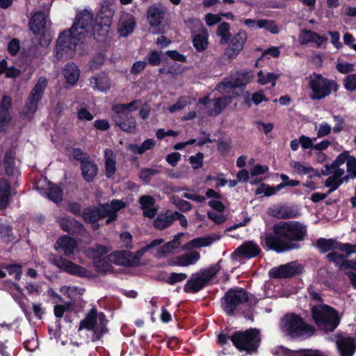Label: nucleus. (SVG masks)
<instances>
[{
	"instance_id": "nucleus-7",
	"label": "nucleus",
	"mask_w": 356,
	"mask_h": 356,
	"mask_svg": "<svg viewBox=\"0 0 356 356\" xmlns=\"http://www.w3.org/2000/svg\"><path fill=\"white\" fill-rule=\"evenodd\" d=\"M220 262V261L207 268L200 269V271L193 273L184 285V292L196 293L204 289L221 269Z\"/></svg>"
},
{
	"instance_id": "nucleus-25",
	"label": "nucleus",
	"mask_w": 356,
	"mask_h": 356,
	"mask_svg": "<svg viewBox=\"0 0 356 356\" xmlns=\"http://www.w3.org/2000/svg\"><path fill=\"white\" fill-rule=\"evenodd\" d=\"M165 12L155 6H150L147 11V17L151 26H159L164 19Z\"/></svg>"
},
{
	"instance_id": "nucleus-29",
	"label": "nucleus",
	"mask_w": 356,
	"mask_h": 356,
	"mask_svg": "<svg viewBox=\"0 0 356 356\" xmlns=\"http://www.w3.org/2000/svg\"><path fill=\"white\" fill-rule=\"evenodd\" d=\"M108 252V249L106 245L95 244L92 247L88 248L85 253L86 257L91 259L93 262L104 259Z\"/></svg>"
},
{
	"instance_id": "nucleus-19",
	"label": "nucleus",
	"mask_w": 356,
	"mask_h": 356,
	"mask_svg": "<svg viewBox=\"0 0 356 356\" xmlns=\"http://www.w3.org/2000/svg\"><path fill=\"white\" fill-rule=\"evenodd\" d=\"M238 95H239L238 92L232 91V95H226L220 97L218 98H215L213 99V108H207V114L209 116L213 117L219 115L222 112V111L232 103L233 99Z\"/></svg>"
},
{
	"instance_id": "nucleus-41",
	"label": "nucleus",
	"mask_w": 356,
	"mask_h": 356,
	"mask_svg": "<svg viewBox=\"0 0 356 356\" xmlns=\"http://www.w3.org/2000/svg\"><path fill=\"white\" fill-rule=\"evenodd\" d=\"M46 194L48 198L56 204L60 203L63 200L62 190L58 186L51 183H49L48 192Z\"/></svg>"
},
{
	"instance_id": "nucleus-1",
	"label": "nucleus",
	"mask_w": 356,
	"mask_h": 356,
	"mask_svg": "<svg viewBox=\"0 0 356 356\" xmlns=\"http://www.w3.org/2000/svg\"><path fill=\"white\" fill-rule=\"evenodd\" d=\"M307 236V227L300 221H280L272 227V232L260 238L263 248L282 253L300 249V243Z\"/></svg>"
},
{
	"instance_id": "nucleus-16",
	"label": "nucleus",
	"mask_w": 356,
	"mask_h": 356,
	"mask_svg": "<svg viewBox=\"0 0 356 356\" xmlns=\"http://www.w3.org/2000/svg\"><path fill=\"white\" fill-rule=\"evenodd\" d=\"M249 81V76L247 72H237L236 75L232 78V80L219 83L217 88L218 90H222L225 92L229 93V90H234L236 88L244 90L245 86Z\"/></svg>"
},
{
	"instance_id": "nucleus-57",
	"label": "nucleus",
	"mask_w": 356,
	"mask_h": 356,
	"mask_svg": "<svg viewBox=\"0 0 356 356\" xmlns=\"http://www.w3.org/2000/svg\"><path fill=\"white\" fill-rule=\"evenodd\" d=\"M72 156L75 160L80 162V165L91 159L87 153L84 152L80 148L73 149Z\"/></svg>"
},
{
	"instance_id": "nucleus-23",
	"label": "nucleus",
	"mask_w": 356,
	"mask_h": 356,
	"mask_svg": "<svg viewBox=\"0 0 356 356\" xmlns=\"http://www.w3.org/2000/svg\"><path fill=\"white\" fill-rule=\"evenodd\" d=\"M80 168L83 180L87 183L93 182L99 171L97 164L90 159L82 163L80 165Z\"/></svg>"
},
{
	"instance_id": "nucleus-20",
	"label": "nucleus",
	"mask_w": 356,
	"mask_h": 356,
	"mask_svg": "<svg viewBox=\"0 0 356 356\" xmlns=\"http://www.w3.org/2000/svg\"><path fill=\"white\" fill-rule=\"evenodd\" d=\"M125 207V203L121 200H113L111 203H103L102 208L107 213L104 225H109L118 219V212Z\"/></svg>"
},
{
	"instance_id": "nucleus-31",
	"label": "nucleus",
	"mask_w": 356,
	"mask_h": 356,
	"mask_svg": "<svg viewBox=\"0 0 356 356\" xmlns=\"http://www.w3.org/2000/svg\"><path fill=\"white\" fill-rule=\"evenodd\" d=\"M192 37L193 47L198 52H202L207 49L209 34L207 30L204 29L202 33L193 35Z\"/></svg>"
},
{
	"instance_id": "nucleus-30",
	"label": "nucleus",
	"mask_w": 356,
	"mask_h": 356,
	"mask_svg": "<svg viewBox=\"0 0 356 356\" xmlns=\"http://www.w3.org/2000/svg\"><path fill=\"white\" fill-rule=\"evenodd\" d=\"M10 106L11 99L8 96H4L1 100L0 108V131H3L10 121L8 111L10 108Z\"/></svg>"
},
{
	"instance_id": "nucleus-53",
	"label": "nucleus",
	"mask_w": 356,
	"mask_h": 356,
	"mask_svg": "<svg viewBox=\"0 0 356 356\" xmlns=\"http://www.w3.org/2000/svg\"><path fill=\"white\" fill-rule=\"evenodd\" d=\"M301 350L293 351L283 346L277 347L273 352L275 356H300Z\"/></svg>"
},
{
	"instance_id": "nucleus-2",
	"label": "nucleus",
	"mask_w": 356,
	"mask_h": 356,
	"mask_svg": "<svg viewBox=\"0 0 356 356\" xmlns=\"http://www.w3.org/2000/svg\"><path fill=\"white\" fill-rule=\"evenodd\" d=\"M93 17L92 12L88 10L77 13L75 22L68 29V51H75L77 46L83 44L91 29L102 26V24H92Z\"/></svg>"
},
{
	"instance_id": "nucleus-24",
	"label": "nucleus",
	"mask_w": 356,
	"mask_h": 356,
	"mask_svg": "<svg viewBox=\"0 0 356 356\" xmlns=\"http://www.w3.org/2000/svg\"><path fill=\"white\" fill-rule=\"evenodd\" d=\"M175 221L173 211L168 209L165 212L159 213L153 222L156 229L163 230L169 227Z\"/></svg>"
},
{
	"instance_id": "nucleus-28",
	"label": "nucleus",
	"mask_w": 356,
	"mask_h": 356,
	"mask_svg": "<svg viewBox=\"0 0 356 356\" xmlns=\"http://www.w3.org/2000/svg\"><path fill=\"white\" fill-rule=\"evenodd\" d=\"M274 216L280 219H290L299 216V210L295 206L282 205L275 210Z\"/></svg>"
},
{
	"instance_id": "nucleus-11",
	"label": "nucleus",
	"mask_w": 356,
	"mask_h": 356,
	"mask_svg": "<svg viewBox=\"0 0 356 356\" xmlns=\"http://www.w3.org/2000/svg\"><path fill=\"white\" fill-rule=\"evenodd\" d=\"M47 86V79L42 76L39 78L34 88L31 91L22 111V114L24 118H30L34 115L38 108V104L42 99Z\"/></svg>"
},
{
	"instance_id": "nucleus-27",
	"label": "nucleus",
	"mask_w": 356,
	"mask_h": 356,
	"mask_svg": "<svg viewBox=\"0 0 356 356\" xmlns=\"http://www.w3.org/2000/svg\"><path fill=\"white\" fill-rule=\"evenodd\" d=\"M132 252L128 250H120L113 254V261L117 265L124 267H135L131 258Z\"/></svg>"
},
{
	"instance_id": "nucleus-32",
	"label": "nucleus",
	"mask_w": 356,
	"mask_h": 356,
	"mask_svg": "<svg viewBox=\"0 0 356 356\" xmlns=\"http://www.w3.org/2000/svg\"><path fill=\"white\" fill-rule=\"evenodd\" d=\"M200 258V254L196 251L184 253L177 259V265L179 266H188L195 264Z\"/></svg>"
},
{
	"instance_id": "nucleus-36",
	"label": "nucleus",
	"mask_w": 356,
	"mask_h": 356,
	"mask_svg": "<svg viewBox=\"0 0 356 356\" xmlns=\"http://www.w3.org/2000/svg\"><path fill=\"white\" fill-rule=\"evenodd\" d=\"M86 233L87 230L81 222L68 219V235L84 236Z\"/></svg>"
},
{
	"instance_id": "nucleus-51",
	"label": "nucleus",
	"mask_w": 356,
	"mask_h": 356,
	"mask_svg": "<svg viewBox=\"0 0 356 356\" xmlns=\"http://www.w3.org/2000/svg\"><path fill=\"white\" fill-rule=\"evenodd\" d=\"M348 151H344L342 153L339 154L336 159L332 163V168L337 169L339 166L343 165L345 162H348L349 159L352 157Z\"/></svg>"
},
{
	"instance_id": "nucleus-14",
	"label": "nucleus",
	"mask_w": 356,
	"mask_h": 356,
	"mask_svg": "<svg viewBox=\"0 0 356 356\" xmlns=\"http://www.w3.org/2000/svg\"><path fill=\"white\" fill-rule=\"evenodd\" d=\"M248 39L247 32L240 29L236 33L229 38L227 47L224 54L229 60L235 59L243 51Z\"/></svg>"
},
{
	"instance_id": "nucleus-46",
	"label": "nucleus",
	"mask_w": 356,
	"mask_h": 356,
	"mask_svg": "<svg viewBox=\"0 0 356 356\" xmlns=\"http://www.w3.org/2000/svg\"><path fill=\"white\" fill-rule=\"evenodd\" d=\"M163 53L160 51L151 50L148 52L145 59L151 66H158L162 60Z\"/></svg>"
},
{
	"instance_id": "nucleus-37",
	"label": "nucleus",
	"mask_w": 356,
	"mask_h": 356,
	"mask_svg": "<svg viewBox=\"0 0 356 356\" xmlns=\"http://www.w3.org/2000/svg\"><path fill=\"white\" fill-rule=\"evenodd\" d=\"M216 34L220 37V42L221 44L228 43L229 38L232 36L229 24L225 22L220 23L217 28Z\"/></svg>"
},
{
	"instance_id": "nucleus-47",
	"label": "nucleus",
	"mask_w": 356,
	"mask_h": 356,
	"mask_svg": "<svg viewBox=\"0 0 356 356\" xmlns=\"http://www.w3.org/2000/svg\"><path fill=\"white\" fill-rule=\"evenodd\" d=\"M259 28L265 29L273 34L279 33V29L275 21L261 19H259Z\"/></svg>"
},
{
	"instance_id": "nucleus-15",
	"label": "nucleus",
	"mask_w": 356,
	"mask_h": 356,
	"mask_svg": "<svg viewBox=\"0 0 356 356\" xmlns=\"http://www.w3.org/2000/svg\"><path fill=\"white\" fill-rule=\"evenodd\" d=\"M303 267L296 261L274 267L269 271V277L275 279H287L299 275L302 273Z\"/></svg>"
},
{
	"instance_id": "nucleus-38",
	"label": "nucleus",
	"mask_w": 356,
	"mask_h": 356,
	"mask_svg": "<svg viewBox=\"0 0 356 356\" xmlns=\"http://www.w3.org/2000/svg\"><path fill=\"white\" fill-rule=\"evenodd\" d=\"M68 274L81 277H90L91 272L83 266L68 261Z\"/></svg>"
},
{
	"instance_id": "nucleus-59",
	"label": "nucleus",
	"mask_w": 356,
	"mask_h": 356,
	"mask_svg": "<svg viewBox=\"0 0 356 356\" xmlns=\"http://www.w3.org/2000/svg\"><path fill=\"white\" fill-rule=\"evenodd\" d=\"M187 278V275L182 273H172L167 280V283L174 285L177 282H182Z\"/></svg>"
},
{
	"instance_id": "nucleus-6",
	"label": "nucleus",
	"mask_w": 356,
	"mask_h": 356,
	"mask_svg": "<svg viewBox=\"0 0 356 356\" xmlns=\"http://www.w3.org/2000/svg\"><path fill=\"white\" fill-rule=\"evenodd\" d=\"M107 323L108 320L104 313L97 312L95 308H92L81 321L79 330L92 331L91 340L94 342L100 340L108 332Z\"/></svg>"
},
{
	"instance_id": "nucleus-55",
	"label": "nucleus",
	"mask_w": 356,
	"mask_h": 356,
	"mask_svg": "<svg viewBox=\"0 0 356 356\" xmlns=\"http://www.w3.org/2000/svg\"><path fill=\"white\" fill-rule=\"evenodd\" d=\"M204 154L197 152L193 156H190L189 162L195 170L200 169L203 165Z\"/></svg>"
},
{
	"instance_id": "nucleus-49",
	"label": "nucleus",
	"mask_w": 356,
	"mask_h": 356,
	"mask_svg": "<svg viewBox=\"0 0 356 356\" xmlns=\"http://www.w3.org/2000/svg\"><path fill=\"white\" fill-rule=\"evenodd\" d=\"M343 86L348 92L356 91V74H348L343 79Z\"/></svg>"
},
{
	"instance_id": "nucleus-18",
	"label": "nucleus",
	"mask_w": 356,
	"mask_h": 356,
	"mask_svg": "<svg viewBox=\"0 0 356 356\" xmlns=\"http://www.w3.org/2000/svg\"><path fill=\"white\" fill-rule=\"evenodd\" d=\"M107 213L102 208V204H99L97 207L88 206L83 209L81 218L86 223L97 222L100 220L107 218Z\"/></svg>"
},
{
	"instance_id": "nucleus-35",
	"label": "nucleus",
	"mask_w": 356,
	"mask_h": 356,
	"mask_svg": "<svg viewBox=\"0 0 356 356\" xmlns=\"http://www.w3.org/2000/svg\"><path fill=\"white\" fill-rule=\"evenodd\" d=\"M156 145V141L154 138H149L144 140L140 145L137 144H131L129 149L134 154H143L145 151L153 149Z\"/></svg>"
},
{
	"instance_id": "nucleus-44",
	"label": "nucleus",
	"mask_w": 356,
	"mask_h": 356,
	"mask_svg": "<svg viewBox=\"0 0 356 356\" xmlns=\"http://www.w3.org/2000/svg\"><path fill=\"white\" fill-rule=\"evenodd\" d=\"M258 83L261 85H266L271 83L273 86L276 84V80L278 79V76L273 72H268L264 74L262 71H259L257 73Z\"/></svg>"
},
{
	"instance_id": "nucleus-56",
	"label": "nucleus",
	"mask_w": 356,
	"mask_h": 356,
	"mask_svg": "<svg viewBox=\"0 0 356 356\" xmlns=\"http://www.w3.org/2000/svg\"><path fill=\"white\" fill-rule=\"evenodd\" d=\"M262 193H264L266 197H270L276 193L274 186H270L267 184H261V186L257 188L255 194L261 195Z\"/></svg>"
},
{
	"instance_id": "nucleus-50",
	"label": "nucleus",
	"mask_w": 356,
	"mask_h": 356,
	"mask_svg": "<svg viewBox=\"0 0 356 356\" xmlns=\"http://www.w3.org/2000/svg\"><path fill=\"white\" fill-rule=\"evenodd\" d=\"M343 184V179H337L336 177H329L325 182V186L330 188L327 194L337 190Z\"/></svg>"
},
{
	"instance_id": "nucleus-39",
	"label": "nucleus",
	"mask_w": 356,
	"mask_h": 356,
	"mask_svg": "<svg viewBox=\"0 0 356 356\" xmlns=\"http://www.w3.org/2000/svg\"><path fill=\"white\" fill-rule=\"evenodd\" d=\"M90 83L95 89H97L100 91H106L110 88V82L106 76H92L90 79Z\"/></svg>"
},
{
	"instance_id": "nucleus-40",
	"label": "nucleus",
	"mask_w": 356,
	"mask_h": 356,
	"mask_svg": "<svg viewBox=\"0 0 356 356\" xmlns=\"http://www.w3.org/2000/svg\"><path fill=\"white\" fill-rule=\"evenodd\" d=\"M136 26V22L134 17L123 20L119 26L118 31L121 36L126 37L131 33Z\"/></svg>"
},
{
	"instance_id": "nucleus-9",
	"label": "nucleus",
	"mask_w": 356,
	"mask_h": 356,
	"mask_svg": "<svg viewBox=\"0 0 356 356\" xmlns=\"http://www.w3.org/2000/svg\"><path fill=\"white\" fill-rule=\"evenodd\" d=\"M248 291L241 287L229 289L220 299V305L223 312L232 316L236 314L238 307L248 301Z\"/></svg>"
},
{
	"instance_id": "nucleus-13",
	"label": "nucleus",
	"mask_w": 356,
	"mask_h": 356,
	"mask_svg": "<svg viewBox=\"0 0 356 356\" xmlns=\"http://www.w3.org/2000/svg\"><path fill=\"white\" fill-rule=\"evenodd\" d=\"M316 247L319 250L321 253H326L333 250H339L346 253V256L356 253V243H343L334 238H320L316 242Z\"/></svg>"
},
{
	"instance_id": "nucleus-5",
	"label": "nucleus",
	"mask_w": 356,
	"mask_h": 356,
	"mask_svg": "<svg viewBox=\"0 0 356 356\" xmlns=\"http://www.w3.org/2000/svg\"><path fill=\"white\" fill-rule=\"evenodd\" d=\"M230 340L238 351L248 354L257 353L261 341L260 331L255 327L236 331L230 336Z\"/></svg>"
},
{
	"instance_id": "nucleus-48",
	"label": "nucleus",
	"mask_w": 356,
	"mask_h": 356,
	"mask_svg": "<svg viewBox=\"0 0 356 356\" xmlns=\"http://www.w3.org/2000/svg\"><path fill=\"white\" fill-rule=\"evenodd\" d=\"M314 38H318V33L312 30L304 29L300 35V44H307L309 42H312V41H314Z\"/></svg>"
},
{
	"instance_id": "nucleus-62",
	"label": "nucleus",
	"mask_w": 356,
	"mask_h": 356,
	"mask_svg": "<svg viewBox=\"0 0 356 356\" xmlns=\"http://www.w3.org/2000/svg\"><path fill=\"white\" fill-rule=\"evenodd\" d=\"M138 202L140 204L142 209L153 207L155 204L154 198L148 195H142Z\"/></svg>"
},
{
	"instance_id": "nucleus-42",
	"label": "nucleus",
	"mask_w": 356,
	"mask_h": 356,
	"mask_svg": "<svg viewBox=\"0 0 356 356\" xmlns=\"http://www.w3.org/2000/svg\"><path fill=\"white\" fill-rule=\"evenodd\" d=\"M80 71L79 67L73 63H68V86H75L79 79Z\"/></svg>"
},
{
	"instance_id": "nucleus-34",
	"label": "nucleus",
	"mask_w": 356,
	"mask_h": 356,
	"mask_svg": "<svg viewBox=\"0 0 356 356\" xmlns=\"http://www.w3.org/2000/svg\"><path fill=\"white\" fill-rule=\"evenodd\" d=\"M67 53V35L63 31L58 36L55 49V56L60 60Z\"/></svg>"
},
{
	"instance_id": "nucleus-21",
	"label": "nucleus",
	"mask_w": 356,
	"mask_h": 356,
	"mask_svg": "<svg viewBox=\"0 0 356 356\" xmlns=\"http://www.w3.org/2000/svg\"><path fill=\"white\" fill-rule=\"evenodd\" d=\"M54 248L60 254L59 259H54V264L63 270H67V236L59 238L54 245Z\"/></svg>"
},
{
	"instance_id": "nucleus-4",
	"label": "nucleus",
	"mask_w": 356,
	"mask_h": 356,
	"mask_svg": "<svg viewBox=\"0 0 356 356\" xmlns=\"http://www.w3.org/2000/svg\"><path fill=\"white\" fill-rule=\"evenodd\" d=\"M312 316L317 327L326 333L333 332L340 323L337 310L327 305L314 306Z\"/></svg>"
},
{
	"instance_id": "nucleus-43",
	"label": "nucleus",
	"mask_w": 356,
	"mask_h": 356,
	"mask_svg": "<svg viewBox=\"0 0 356 356\" xmlns=\"http://www.w3.org/2000/svg\"><path fill=\"white\" fill-rule=\"evenodd\" d=\"M348 257V256H346V253H345V254H343L339 253L335 250H333L330 252H328L326 254L325 258L327 261L334 264L335 266H338L339 268L341 270L342 267V264L344 261L345 258Z\"/></svg>"
},
{
	"instance_id": "nucleus-3",
	"label": "nucleus",
	"mask_w": 356,
	"mask_h": 356,
	"mask_svg": "<svg viewBox=\"0 0 356 356\" xmlns=\"http://www.w3.org/2000/svg\"><path fill=\"white\" fill-rule=\"evenodd\" d=\"M280 329L291 339H303L311 337L316 332L314 325H309L299 315L286 314L282 320Z\"/></svg>"
},
{
	"instance_id": "nucleus-26",
	"label": "nucleus",
	"mask_w": 356,
	"mask_h": 356,
	"mask_svg": "<svg viewBox=\"0 0 356 356\" xmlns=\"http://www.w3.org/2000/svg\"><path fill=\"white\" fill-rule=\"evenodd\" d=\"M105 158V175L108 179H111L116 172L115 155L109 149L104 150Z\"/></svg>"
},
{
	"instance_id": "nucleus-45",
	"label": "nucleus",
	"mask_w": 356,
	"mask_h": 356,
	"mask_svg": "<svg viewBox=\"0 0 356 356\" xmlns=\"http://www.w3.org/2000/svg\"><path fill=\"white\" fill-rule=\"evenodd\" d=\"M92 264H93V266H94L95 270L98 273H101V274H104V275L108 272H111L113 268L112 265L106 260L105 257L100 260H97L96 261H93Z\"/></svg>"
},
{
	"instance_id": "nucleus-54",
	"label": "nucleus",
	"mask_w": 356,
	"mask_h": 356,
	"mask_svg": "<svg viewBox=\"0 0 356 356\" xmlns=\"http://www.w3.org/2000/svg\"><path fill=\"white\" fill-rule=\"evenodd\" d=\"M176 249V246L171 241H168L159 248L157 254L159 257H165Z\"/></svg>"
},
{
	"instance_id": "nucleus-10",
	"label": "nucleus",
	"mask_w": 356,
	"mask_h": 356,
	"mask_svg": "<svg viewBox=\"0 0 356 356\" xmlns=\"http://www.w3.org/2000/svg\"><path fill=\"white\" fill-rule=\"evenodd\" d=\"M47 15L42 11L33 13L29 20V28L35 35L38 36L41 46L46 47L50 44L51 36L47 29Z\"/></svg>"
},
{
	"instance_id": "nucleus-33",
	"label": "nucleus",
	"mask_w": 356,
	"mask_h": 356,
	"mask_svg": "<svg viewBox=\"0 0 356 356\" xmlns=\"http://www.w3.org/2000/svg\"><path fill=\"white\" fill-rule=\"evenodd\" d=\"M10 187L5 179H0V209L7 207L10 201Z\"/></svg>"
},
{
	"instance_id": "nucleus-52",
	"label": "nucleus",
	"mask_w": 356,
	"mask_h": 356,
	"mask_svg": "<svg viewBox=\"0 0 356 356\" xmlns=\"http://www.w3.org/2000/svg\"><path fill=\"white\" fill-rule=\"evenodd\" d=\"M291 167L300 175H307L314 171V168L313 167L305 166L299 161H293L291 164Z\"/></svg>"
},
{
	"instance_id": "nucleus-58",
	"label": "nucleus",
	"mask_w": 356,
	"mask_h": 356,
	"mask_svg": "<svg viewBox=\"0 0 356 356\" xmlns=\"http://www.w3.org/2000/svg\"><path fill=\"white\" fill-rule=\"evenodd\" d=\"M158 169L145 168L141 170L140 177L145 181H149L152 176L159 174Z\"/></svg>"
},
{
	"instance_id": "nucleus-12",
	"label": "nucleus",
	"mask_w": 356,
	"mask_h": 356,
	"mask_svg": "<svg viewBox=\"0 0 356 356\" xmlns=\"http://www.w3.org/2000/svg\"><path fill=\"white\" fill-rule=\"evenodd\" d=\"M111 118L115 125L119 127L124 132L131 133L136 128V121L134 117L120 108L117 104L111 106Z\"/></svg>"
},
{
	"instance_id": "nucleus-8",
	"label": "nucleus",
	"mask_w": 356,
	"mask_h": 356,
	"mask_svg": "<svg viewBox=\"0 0 356 356\" xmlns=\"http://www.w3.org/2000/svg\"><path fill=\"white\" fill-rule=\"evenodd\" d=\"M313 77L309 81L308 86L313 100H321L329 96L332 92H337L339 88L338 83L332 79L324 77L321 74L313 73Z\"/></svg>"
},
{
	"instance_id": "nucleus-64",
	"label": "nucleus",
	"mask_w": 356,
	"mask_h": 356,
	"mask_svg": "<svg viewBox=\"0 0 356 356\" xmlns=\"http://www.w3.org/2000/svg\"><path fill=\"white\" fill-rule=\"evenodd\" d=\"M347 172L350 175L351 178L356 177V158L353 156L347 162Z\"/></svg>"
},
{
	"instance_id": "nucleus-63",
	"label": "nucleus",
	"mask_w": 356,
	"mask_h": 356,
	"mask_svg": "<svg viewBox=\"0 0 356 356\" xmlns=\"http://www.w3.org/2000/svg\"><path fill=\"white\" fill-rule=\"evenodd\" d=\"M336 69L341 74H348L354 70V65L349 63H338Z\"/></svg>"
},
{
	"instance_id": "nucleus-22",
	"label": "nucleus",
	"mask_w": 356,
	"mask_h": 356,
	"mask_svg": "<svg viewBox=\"0 0 356 356\" xmlns=\"http://www.w3.org/2000/svg\"><path fill=\"white\" fill-rule=\"evenodd\" d=\"M340 356H353L356 350L355 339L351 337H340L337 340Z\"/></svg>"
},
{
	"instance_id": "nucleus-17",
	"label": "nucleus",
	"mask_w": 356,
	"mask_h": 356,
	"mask_svg": "<svg viewBox=\"0 0 356 356\" xmlns=\"http://www.w3.org/2000/svg\"><path fill=\"white\" fill-rule=\"evenodd\" d=\"M261 252L259 246L254 241H246L238 246L232 254V259L235 257L252 259L258 256Z\"/></svg>"
},
{
	"instance_id": "nucleus-61",
	"label": "nucleus",
	"mask_w": 356,
	"mask_h": 356,
	"mask_svg": "<svg viewBox=\"0 0 356 356\" xmlns=\"http://www.w3.org/2000/svg\"><path fill=\"white\" fill-rule=\"evenodd\" d=\"M120 238L127 250L133 249L132 236L129 232H123L120 234Z\"/></svg>"
},
{
	"instance_id": "nucleus-60",
	"label": "nucleus",
	"mask_w": 356,
	"mask_h": 356,
	"mask_svg": "<svg viewBox=\"0 0 356 356\" xmlns=\"http://www.w3.org/2000/svg\"><path fill=\"white\" fill-rule=\"evenodd\" d=\"M147 66V62L145 60H139L135 62L131 69L130 73L133 75L139 74Z\"/></svg>"
}]
</instances>
